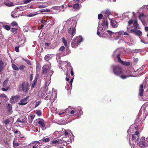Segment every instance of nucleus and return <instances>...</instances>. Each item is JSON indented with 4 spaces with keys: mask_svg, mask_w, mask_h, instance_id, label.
<instances>
[{
    "mask_svg": "<svg viewBox=\"0 0 148 148\" xmlns=\"http://www.w3.org/2000/svg\"><path fill=\"white\" fill-rule=\"evenodd\" d=\"M29 83L25 81L21 83L18 87L19 91H23L25 93H27L29 90Z\"/></svg>",
    "mask_w": 148,
    "mask_h": 148,
    "instance_id": "1",
    "label": "nucleus"
},
{
    "mask_svg": "<svg viewBox=\"0 0 148 148\" xmlns=\"http://www.w3.org/2000/svg\"><path fill=\"white\" fill-rule=\"evenodd\" d=\"M83 41V38L82 36H77L73 39L71 42V45L72 47L76 48L79 44Z\"/></svg>",
    "mask_w": 148,
    "mask_h": 148,
    "instance_id": "2",
    "label": "nucleus"
},
{
    "mask_svg": "<svg viewBox=\"0 0 148 148\" xmlns=\"http://www.w3.org/2000/svg\"><path fill=\"white\" fill-rule=\"evenodd\" d=\"M113 69L114 73L116 75L119 76L125 74L124 73V70L120 66H113Z\"/></svg>",
    "mask_w": 148,
    "mask_h": 148,
    "instance_id": "3",
    "label": "nucleus"
},
{
    "mask_svg": "<svg viewBox=\"0 0 148 148\" xmlns=\"http://www.w3.org/2000/svg\"><path fill=\"white\" fill-rule=\"evenodd\" d=\"M29 97H27L23 99H21L20 101V102L18 103L20 105L23 106L26 104L28 102L27 101Z\"/></svg>",
    "mask_w": 148,
    "mask_h": 148,
    "instance_id": "4",
    "label": "nucleus"
},
{
    "mask_svg": "<svg viewBox=\"0 0 148 148\" xmlns=\"http://www.w3.org/2000/svg\"><path fill=\"white\" fill-rule=\"evenodd\" d=\"M20 97L19 95H16L12 97L10 100V103H14L16 102Z\"/></svg>",
    "mask_w": 148,
    "mask_h": 148,
    "instance_id": "5",
    "label": "nucleus"
},
{
    "mask_svg": "<svg viewBox=\"0 0 148 148\" xmlns=\"http://www.w3.org/2000/svg\"><path fill=\"white\" fill-rule=\"evenodd\" d=\"M110 22L111 25L112 27L115 28L117 27L118 23L116 21L110 19Z\"/></svg>",
    "mask_w": 148,
    "mask_h": 148,
    "instance_id": "6",
    "label": "nucleus"
},
{
    "mask_svg": "<svg viewBox=\"0 0 148 148\" xmlns=\"http://www.w3.org/2000/svg\"><path fill=\"white\" fill-rule=\"evenodd\" d=\"M143 84H141L140 85V86L139 95L140 96H143Z\"/></svg>",
    "mask_w": 148,
    "mask_h": 148,
    "instance_id": "7",
    "label": "nucleus"
},
{
    "mask_svg": "<svg viewBox=\"0 0 148 148\" xmlns=\"http://www.w3.org/2000/svg\"><path fill=\"white\" fill-rule=\"evenodd\" d=\"M75 29L74 27L70 28L68 29V33L70 34H71L73 37L75 32Z\"/></svg>",
    "mask_w": 148,
    "mask_h": 148,
    "instance_id": "8",
    "label": "nucleus"
},
{
    "mask_svg": "<svg viewBox=\"0 0 148 148\" xmlns=\"http://www.w3.org/2000/svg\"><path fill=\"white\" fill-rule=\"evenodd\" d=\"M5 67L4 63L3 61L0 59V73L3 71Z\"/></svg>",
    "mask_w": 148,
    "mask_h": 148,
    "instance_id": "9",
    "label": "nucleus"
},
{
    "mask_svg": "<svg viewBox=\"0 0 148 148\" xmlns=\"http://www.w3.org/2000/svg\"><path fill=\"white\" fill-rule=\"evenodd\" d=\"M38 121V123L42 127H44L45 126V124L44 123V120L42 119H40Z\"/></svg>",
    "mask_w": 148,
    "mask_h": 148,
    "instance_id": "10",
    "label": "nucleus"
},
{
    "mask_svg": "<svg viewBox=\"0 0 148 148\" xmlns=\"http://www.w3.org/2000/svg\"><path fill=\"white\" fill-rule=\"evenodd\" d=\"M4 4L8 6H12L14 5L13 3L8 0L4 2Z\"/></svg>",
    "mask_w": 148,
    "mask_h": 148,
    "instance_id": "11",
    "label": "nucleus"
},
{
    "mask_svg": "<svg viewBox=\"0 0 148 148\" xmlns=\"http://www.w3.org/2000/svg\"><path fill=\"white\" fill-rule=\"evenodd\" d=\"M59 142L58 139L54 138L53 140L50 141V143L52 144H59Z\"/></svg>",
    "mask_w": 148,
    "mask_h": 148,
    "instance_id": "12",
    "label": "nucleus"
},
{
    "mask_svg": "<svg viewBox=\"0 0 148 148\" xmlns=\"http://www.w3.org/2000/svg\"><path fill=\"white\" fill-rule=\"evenodd\" d=\"M37 79H38V77H35V78L34 80V82L32 85V86H31V89H32L34 88V87L36 85V83L37 82Z\"/></svg>",
    "mask_w": 148,
    "mask_h": 148,
    "instance_id": "13",
    "label": "nucleus"
},
{
    "mask_svg": "<svg viewBox=\"0 0 148 148\" xmlns=\"http://www.w3.org/2000/svg\"><path fill=\"white\" fill-rule=\"evenodd\" d=\"M108 23L107 20H105L103 21V22L101 24V25L107 26L108 27Z\"/></svg>",
    "mask_w": 148,
    "mask_h": 148,
    "instance_id": "14",
    "label": "nucleus"
},
{
    "mask_svg": "<svg viewBox=\"0 0 148 148\" xmlns=\"http://www.w3.org/2000/svg\"><path fill=\"white\" fill-rule=\"evenodd\" d=\"M120 77L122 79H124L127 78V77H129L131 75L129 74L127 75H120Z\"/></svg>",
    "mask_w": 148,
    "mask_h": 148,
    "instance_id": "15",
    "label": "nucleus"
},
{
    "mask_svg": "<svg viewBox=\"0 0 148 148\" xmlns=\"http://www.w3.org/2000/svg\"><path fill=\"white\" fill-rule=\"evenodd\" d=\"M62 42L64 43V45L66 47L67 44V40L65 39V38L64 37H63L62 38Z\"/></svg>",
    "mask_w": 148,
    "mask_h": 148,
    "instance_id": "16",
    "label": "nucleus"
},
{
    "mask_svg": "<svg viewBox=\"0 0 148 148\" xmlns=\"http://www.w3.org/2000/svg\"><path fill=\"white\" fill-rule=\"evenodd\" d=\"M7 109L8 112H10L12 110V108L11 104H8L7 106Z\"/></svg>",
    "mask_w": 148,
    "mask_h": 148,
    "instance_id": "17",
    "label": "nucleus"
},
{
    "mask_svg": "<svg viewBox=\"0 0 148 148\" xmlns=\"http://www.w3.org/2000/svg\"><path fill=\"white\" fill-rule=\"evenodd\" d=\"M8 79H6L3 82V86L4 87H6L7 86V84L8 83Z\"/></svg>",
    "mask_w": 148,
    "mask_h": 148,
    "instance_id": "18",
    "label": "nucleus"
},
{
    "mask_svg": "<svg viewBox=\"0 0 148 148\" xmlns=\"http://www.w3.org/2000/svg\"><path fill=\"white\" fill-rule=\"evenodd\" d=\"M12 66L13 69L16 71H18L19 70L18 68L16 66V65L14 64H12Z\"/></svg>",
    "mask_w": 148,
    "mask_h": 148,
    "instance_id": "19",
    "label": "nucleus"
},
{
    "mask_svg": "<svg viewBox=\"0 0 148 148\" xmlns=\"http://www.w3.org/2000/svg\"><path fill=\"white\" fill-rule=\"evenodd\" d=\"M121 63L125 66H129L130 64V63L129 62H126L123 61H122Z\"/></svg>",
    "mask_w": 148,
    "mask_h": 148,
    "instance_id": "20",
    "label": "nucleus"
},
{
    "mask_svg": "<svg viewBox=\"0 0 148 148\" xmlns=\"http://www.w3.org/2000/svg\"><path fill=\"white\" fill-rule=\"evenodd\" d=\"M105 14L108 16L111 14V11L109 10H106L104 12Z\"/></svg>",
    "mask_w": 148,
    "mask_h": 148,
    "instance_id": "21",
    "label": "nucleus"
},
{
    "mask_svg": "<svg viewBox=\"0 0 148 148\" xmlns=\"http://www.w3.org/2000/svg\"><path fill=\"white\" fill-rule=\"evenodd\" d=\"M3 28L8 31L10 30L11 29L10 26L7 25H3Z\"/></svg>",
    "mask_w": 148,
    "mask_h": 148,
    "instance_id": "22",
    "label": "nucleus"
},
{
    "mask_svg": "<svg viewBox=\"0 0 148 148\" xmlns=\"http://www.w3.org/2000/svg\"><path fill=\"white\" fill-rule=\"evenodd\" d=\"M18 29L15 28H12L11 29V32L12 33L16 34L17 33Z\"/></svg>",
    "mask_w": 148,
    "mask_h": 148,
    "instance_id": "23",
    "label": "nucleus"
},
{
    "mask_svg": "<svg viewBox=\"0 0 148 148\" xmlns=\"http://www.w3.org/2000/svg\"><path fill=\"white\" fill-rule=\"evenodd\" d=\"M108 27H107V26H106L101 25V26L100 27V28H101L100 30L102 32H103L105 30L107 29L108 28Z\"/></svg>",
    "mask_w": 148,
    "mask_h": 148,
    "instance_id": "24",
    "label": "nucleus"
},
{
    "mask_svg": "<svg viewBox=\"0 0 148 148\" xmlns=\"http://www.w3.org/2000/svg\"><path fill=\"white\" fill-rule=\"evenodd\" d=\"M42 73L43 74H46L47 71V68L43 66L42 68Z\"/></svg>",
    "mask_w": 148,
    "mask_h": 148,
    "instance_id": "25",
    "label": "nucleus"
},
{
    "mask_svg": "<svg viewBox=\"0 0 148 148\" xmlns=\"http://www.w3.org/2000/svg\"><path fill=\"white\" fill-rule=\"evenodd\" d=\"M36 114L38 116H40L42 115V112L40 110H37L36 111Z\"/></svg>",
    "mask_w": 148,
    "mask_h": 148,
    "instance_id": "26",
    "label": "nucleus"
},
{
    "mask_svg": "<svg viewBox=\"0 0 148 148\" xmlns=\"http://www.w3.org/2000/svg\"><path fill=\"white\" fill-rule=\"evenodd\" d=\"M42 142H49L50 140V139L49 138H45V137L43 138L42 140Z\"/></svg>",
    "mask_w": 148,
    "mask_h": 148,
    "instance_id": "27",
    "label": "nucleus"
},
{
    "mask_svg": "<svg viewBox=\"0 0 148 148\" xmlns=\"http://www.w3.org/2000/svg\"><path fill=\"white\" fill-rule=\"evenodd\" d=\"M140 143L143 146V147H147L148 146V145H147L146 143L144 141H140Z\"/></svg>",
    "mask_w": 148,
    "mask_h": 148,
    "instance_id": "28",
    "label": "nucleus"
},
{
    "mask_svg": "<svg viewBox=\"0 0 148 148\" xmlns=\"http://www.w3.org/2000/svg\"><path fill=\"white\" fill-rule=\"evenodd\" d=\"M135 34L139 36H141L142 34V32L140 30H137Z\"/></svg>",
    "mask_w": 148,
    "mask_h": 148,
    "instance_id": "29",
    "label": "nucleus"
},
{
    "mask_svg": "<svg viewBox=\"0 0 148 148\" xmlns=\"http://www.w3.org/2000/svg\"><path fill=\"white\" fill-rule=\"evenodd\" d=\"M50 58V56L49 54L46 55L44 58V59L46 61H48Z\"/></svg>",
    "mask_w": 148,
    "mask_h": 148,
    "instance_id": "30",
    "label": "nucleus"
},
{
    "mask_svg": "<svg viewBox=\"0 0 148 148\" xmlns=\"http://www.w3.org/2000/svg\"><path fill=\"white\" fill-rule=\"evenodd\" d=\"M7 98V96L4 94H1L0 96V98L1 99L3 98L5 99Z\"/></svg>",
    "mask_w": 148,
    "mask_h": 148,
    "instance_id": "31",
    "label": "nucleus"
},
{
    "mask_svg": "<svg viewBox=\"0 0 148 148\" xmlns=\"http://www.w3.org/2000/svg\"><path fill=\"white\" fill-rule=\"evenodd\" d=\"M145 16V15L143 13H142L139 14L138 16V18L140 20L142 21V18L144 17Z\"/></svg>",
    "mask_w": 148,
    "mask_h": 148,
    "instance_id": "32",
    "label": "nucleus"
},
{
    "mask_svg": "<svg viewBox=\"0 0 148 148\" xmlns=\"http://www.w3.org/2000/svg\"><path fill=\"white\" fill-rule=\"evenodd\" d=\"M79 3L74 4L73 5V8L74 9H77L79 8Z\"/></svg>",
    "mask_w": 148,
    "mask_h": 148,
    "instance_id": "33",
    "label": "nucleus"
},
{
    "mask_svg": "<svg viewBox=\"0 0 148 148\" xmlns=\"http://www.w3.org/2000/svg\"><path fill=\"white\" fill-rule=\"evenodd\" d=\"M117 58L118 61V62L121 63L123 61H122L120 58V55L119 54H118L117 56Z\"/></svg>",
    "mask_w": 148,
    "mask_h": 148,
    "instance_id": "34",
    "label": "nucleus"
},
{
    "mask_svg": "<svg viewBox=\"0 0 148 148\" xmlns=\"http://www.w3.org/2000/svg\"><path fill=\"white\" fill-rule=\"evenodd\" d=\"M137 27H136L134 29H132L130 31L131 32L134 33L135 34H136V31H137Z\"/></svg>",
    "mask_w": 148,
    "mask_h": 148,
    "instance_id": "35",
    "label": "nucleus"
},
{
    "mask_svg": "<svg viewBox=\"0 0 148 148\" xmlns=\"http://www.w3.org/2000/svg\"><path fill=\"white\" fill-rule=\"evenodd\" d=\"M24 7L21 6L17 7L16 8L18 9H19L20 10L22 11L24 10Z\"/></svg>",
    "mask_w": 148,
    "mask_h": 148,
    "instance_id": "36",
    "label": "nucleus"
},
{
    "mask_svg": "<svg viewBox=\"0 0 148 148\" xmlns=\"http://www.w3.org/2000/svg\"><path fill=\"white\" fill-rule=\"evenodd\" d=\"M22 59L23 60L25 61L29 65H31V64L30 62V61L29 60L25 59L23 58Z\"/></svg>",
    "mask_w": 148,
    "mask_h": 148,
    "instance_id": "37",
    "label": "nucleus"
},
{
    "mask_svg": "<svg viewBox=\"0 0 148 148\" xmlns=\"http://www.w3.org/2000/svg\"><path fill=\"white\" fill-rule=\"evenodd\" d=\"M71 68V74L72 76L74 75V73L73 72V69L71 66H70Z\"/></svg>",
    "mask_w": 148,
    "mask_h": 148,
    "instance_id": "38",
    "label": "nucleus"
},
{
    "mask_svg": "<svg viewBox=\"0 0 148 148\" xmlns=\"http://www.w3.org/2000/svg\"><path fill=\"white\" fill-rule=\"evenodd\" d=\"M65 49V47L64 46H62L59 48V51H62L64 50Z\"/></svg>",
    "mask_w": 148,
    "mask_h": 148,
    "instance_id": "39",
    "label": "nucleus"
},
{
    "mask_svg": "<svg viewBox=\"0 0 148 148\" xmlns=\"http://www.w3.org/2000/svg\"><path fill=\"white\" fill-rule=\"evenodd\" d=\"M51 98V96L50 95H48L47 96H46L45 98V100H47L49 99H50Z\"/></svg>",
    "mask_w": 148,
    "mask_h": 148,
    "instance_id": "40",
    "label": "nucleus"
},
{
    "mask_svg": "<svg viewBox=\"0 0 148 148\" xmlns=\"http://www.w3.org/2000/svg\"><path fill=\"white\" fill-rule=\"evenodd\" d=\"M41 102V101H38V102H36V105H35V108H36L39 105V104H40Z\"/></svg>",
    "mask_w": 148,
    "mask_h": 148,
    "instance_id": "41",
    "label": "nucleus"
},
{
    "mask_svg": "<svg viewBox=\"0 0 148 148\" xmlns=\"http://www.w3.org/2000/svg\"><path fill=\"white\" fill-rule=\"evenodd\" d=\"M50 11V10L49 9H47L45 10H40V12H49Z\"/></svg>",
    "mask_w": 148,
    "mask_h": 148,
    "instance_id": "42",
    "label": "nucleus"
},
{
    "mask_svg": "<svg viewBox=\"0 0 148 148\" xmlns=\"http://www.w3.org/2000/svg\"><path fill=\"white\" fill-rule=\"evenodd\" d=\"M102 17H103V15L102 14H100L98 15V18L99 19V20L101 19H102Z\"/></svg>",
    "mask_w": 148,
    "mask_h": 148,
    "instance_id": "43",
    "label": "nucleus"
},
{
    "mask_svg": "<svg viewBox=\"0 0 148 148\" xmlns=\"http://www.w3.org/2000/svg\"><path fill=\"white\" fill-rule=\"evenodd\" d=\"M11 25L13 26H16L17 25V23L15 21H13L11 23Z\"/></svg>",
    "mask_w": 148,
    "mask_h": 148,
    "instance_id": "44",
    "label": "nucleus"
},
{
    "mask_svg": "<svg viewBox=\"0 0 148 148\" xmlns=\"http://www.w3.org/2000/svg\"><path fill=\"white\" fill-rule=\"evenodd\" d=\"M5 87V88H2V90H3L4 91H5L8 90L9 88V87Z\"/></svg>",
    "mask_w": 148,
    "mask_h": 148,
    "instance_id": "45",
    "label": "nucleus"
},
{
    "mask_svg": "<svg viewBox=\"0 0 148 148\" xmlns=\"http://www.w3.org/2000/svg\"><path fill=\"white\" fill-rule=\"evenodd\" d=\"M4 123L5 125H6L8 124H9L10 123V121L9 119H6L5 120Z\"/></svg>",
    "mask_w": 148,
    "mask_h": 148,
    "instance_id": "46",
    "label": "nucleus"
},
{
    "mask_svg": "<svg viewBox=\"0 0 148 148\" xmlns=\"http://www.w3.org/2000/svg\"><path fill=\"white\" fill-rule=\"evenodd\" d=\"M13 144L14 146H18L19 145V144L17 142L15 143L14 141H13Z\"/></svg>",
    "mask_w": 148,
    "mask_h": 148,
    "instance_id": "47",
    "label": "nucleus"
},
{
    "mask_svg": "<svg viewBox=\"0 0 148 148\" xmlns=\"http://www.w3.org/2000/svg\"><path fill=\"white\" fill-rule=\"evenodd\" d=\"M25 66L23 65H22L19 67L18 69H19L20 70H23L25 68Z\"/></svg>",
    "mask_w": 148,
    "mask_h": 148,
    "instance_id": "48",
    "label": "nucleus"
},
{
    "mask_svg": "<svg viewBox=\"0 0 148 148\" xmlns=\"http://www.w3.org/2000/svg\"><path fill=\"white\" fill-rule=\"evenodd\" d=\"M133 21L131 19L128 21V23L129 25H130L133 23Z\"/></svg>",
    "mask_w": 148,
    "mask_h": 148,
    "instance_id": "49",
    "label": "nucleus"
},
{
    "mask_svg": "<svg viewBox=\"0 0 148 148\" xmlns=\"http://www.w3.org/2000/svg\"><path fill=\"white\" fill-rule=\"evenodd\" d=\"M29 78L30 79V80L31 82L33 78V74H30L29 76Z\"/></svg>",
    "mask_w": 148,
    "mask_h": 148,
    "instance_id": "50",
    "label": "nucleus"
},
{
    "mask_svg": "<svg viewBox=\"0 0 148 148\" xmlns=\"http://www.w3.org/2000/svg\"><path fill=\"white\" fill-rule=\"evenodd\" d=\"M136 136L135 134H133L132 135V140H135L136 138Z\"/></svg>",
    "mask_w": 148,
    "mask_h": 148,
    "instance_id": "51",
    "label": "nucleus"
},
{
    "mask_svg": "<svg viewBox=\"0 0 148 148\" xmlns=\"http://www.w3.org/2000/svg\"><path fill=\"white\" fill-rule=\"evenodd\" d=\"M15 51L17 52H18L19 51V47L18 46H16L15 47Z\"/></svg>",
    "mask_w": 148,
    "mask_h": 148,
    "instance_id": "52",
    "label": "nucleus"
},
{
    "mask_svg": "<svg viewBox=\"0 0 148 148\" xmlns=\"http://www.w3.org/2000/svg\"><path fill=\"white\" fill-rule=\"evenodd\" d=\"M118 33L119 35H123L124 34V32L122 31H121L119 32Z\"/></svg>",
    "mask_w": 148,
    "mask_h": 148,
    "instance_id": "53",
    "label": "nucleus"
},
{
    "mask_svg": "<svg viewBox=\"0 0 148 148\" xmlns=\"http://www.w3.org/2000/svg\"><path fill=\"white\" fill-rule=\"evenodd\" d=\"M106 32H108V34L110 35H112L113 34V32L112 31H110V30H107V31H106Z\"/></svg>",
    "mask_w": 148,
    "mask_h": 148,
    "instance_id": "54",
    "label": "nucleus"
},
{
    "mask_svg": "<svg viewBox=\"0 0 148 148\" xmlns=\"http://www.w3.org/2000/svg\"><path fill=\"white\" fill-rule=\"evenodd\" d=\"M145 137L144 136H142L140 139V141H144V140H145Z\"/></svg>",
    "mask_w": 148,
    "mask_h": 148,
    "instance_id": "55",
    "label": "nucleus"
},
{
    "mask_svg": "<svg viewBox=\"0 0 148 148\" xmlns=\"http://www.w3.org/2000/svg\"><path fill=\"white\" fill-rule=\"evenodd\" d=\"M73 79H74V78H73L71 79L70 81V86H71V87Z\"/></svg>",
    "mask_w": 148,
    "mask_h": 148,
    "instance_id": "56",
    "label": "nucleus"
},
{
    "mask_svg": "<svg viewBox=\"0 0 148 148\" xmlns=\"http://www.w3.org/2000/svg\"><path fill=\"white\" fill-rule=\"evenodd\" d=\"M75 111H74V110H71V112H70V114H74V113L75 112H76V110L75 109Z\"/></svg>",
    "mask_w": 148,
    "mask_h": 148,
    "instance_id": "57",
    "label": "nucleus"
},
{
    "mask_svg": "<svg viewBox=\"0 0 148 148\" xmlns=\"http://www.w3.org/2000/svg\"><path fill=\"white\" fill-rule=\"evenodd\" d=\"M17 121L18 122H20V123H22L23 121V120H21L20 119H18L17 120Z\"/></svg>",
    "mask_w": 148,
    "mask_h": 148,
    "instance_id": "58",
    "label": "nucleus"
},
{
    "mask_svg": "<svg viewBox=\"0 0 148 148\" xmlns=\"http://www.w3.org/2000/svg\"><path fill=\"white\" fill-rule=\"evenodd\" d=\"M139 134V133L138 131H136L135 132V134L136 136H138Z\"/></svg>",
    "mask_w": 148,
    "mask_h": 148,
    "instance_id": "59",
    "label": "nucleus"
},
{
    "mask_svg": "<svg viewBox=\"0 0 148 148\" xmlns=\"http://www.w3.org/2000/svg\"><path fill=\"white\" fill-rule=\"evenodd\" d=\"M45 7L44 6L42 5H39L38 7V8H44Z\"/></svg>",
    "mask_w": 148,
    "mask_h": 148,
    "instance_id": "60",
    "label": "nucleus"
},
{
    "mask_svg": "<svg viewBox=\"0 0 148 148\" xmlns=\"http://www.w3.org/2000/svg\"><path fill=\"white\" fill-rule=\"evenodd\" d=\"M145 30L146 32H147L148 31V27L145 26Z\"/></svg>",
    "mask_w": 148,
    "mask_h": 148,
    "instance_id": "61",
    "label": "nucleus"
},
{
    "mask_svg": "<svg viewBox=\"0 0 148 148\" xmlns=\"http://www.w3.org/2000/svg\"><path fill=\"white\" fill-rule=\"evenodd\" d=\"M11 16L13 18H16V17H17V16H15L12 14Z\"/></svg>",
    "mask_w": 148,
    "mask_h": 148,
    "instance_id": "62",
    "label": "nucleus"
},
{
    "mask_svg": "<svg viewBox=\"0 0 148 148\" xmlns=\"http://www.w3.org/2000/svg\"><path fill=\"white\" fill-rule=\"evenodd\" d=\"M50 44L48 42H45V45L47 46H49L50 45Z\"/></svg>",
    "mask_w": 148,
    "mask_h": 148,
    "instance_id": "63",
    "label": "nucleus"
},
{
    "mask_svg": "<svg viewBox=\"0 0 148 148\" xmlns=\"http://www.w3.org/2000/svg\"><path fill=\"white\" fill-rule=\"evenodd\" d=\"M44 27V25L43 24H42L40 26V29H42Z\"/></svg>",
    "mask_w": 148,
    "mask_h": 148,
    "instance_id": "64",
    "label": "nucleus"
}]
</instances>
